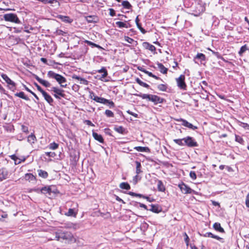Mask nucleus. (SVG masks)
Here are the masks:
<instances>
[{
  "instance_id": "4be33fe9",
  "label": "nucleus",
  "mask_w": 249,
  "mask_h": 249,
  "mask_svg": "<svg viewBox=\"0 0 249 249\" xmlns=\"http://www.w3.org/2000/svg\"><path fill=\"white\" fill-rule=\"evenodd\" d=\"M58 17L62 21L67 23H71L72 21V20L68 16L59 15Z\"/></svg>"
},
{
  "instance_id": "c03bdc74",
  "label": "nucleus",
  "mask_w": 249,
  "mask_h": 249,
  "mask_svg": "<svg viewBox=\"0 0 249 249\" xmlns=\"http://www.w3.org/2000/svg\"><path fill=\"white\" fill-rule=\"evenodd\" d=\"M105 114L108 117H114L113 112L110 110H108V109L106 110L105 111Z\"/></svg>"
},
{
  "instance_id": "2f4dec72",
  "label": "nucleus",
  "mask_w": 249,
  "mask_h": 249,
  "mask_svg": "<svg viewBox=\"0 0 249 249\" xmlns=\"http://www.w3.org/2000/svg\"><path fill=\"white\" fill-rule=\"evenodd\" d=\"M249 49L247 46L246 44L244 45V46H242L238 52V53L240 56H242L243 54L247 50H248Z\"/></svg>"
},
{
  "instance_id": "6e6d98bb",
  "label": "nucleus",
  "mask_w": 249,
  "mask_h": 249,
  "mask_svg": "<svg viewBox=\"0 0 249 249\" xmlns=\"http://www.w3.org/2000/svg\"><path fill=\"white\" fill-rule=\"evenodd\" d=\"M142 198L146 199L148 201L152 202L155 201V199L153 198L149 197L146 196H142Z\"/></svg>"
},
{
  "instance_id": "052dcab7",
  "label": "nucleus",
  "mask_w": 249,
  "mask_h": 249,
  "mask_svg": "<svg viewBox=\"0 0 249 249\" xmlns=\"http://www.w3.org/2000/svg\"><path fill=\"white\" fill-rule=\"evenodd\" d=\"M96 95L95 94V93L91 91V92H89V97H90V98L92 100H94V97H96Z\"/></svg>"
},
{
  "instance_id": "72a5a7b5",
  "label": "nucleus",
  "mask_w": 249,
  "mask_h": 249,
  "mask_svg": "<svg viewBox=\"0 0 249 249\" xmlns=\"http://www.w3.org/2000/svg\"><path fill=\"white\" fill-rule=\"evenodd\" d=\"M124 40L128 43L134 44L135 46L137 44V41L134 40L133 38H130L128 36H124Z\"/></svg>"
},
{
  "instance_id": "bf43d9fd",
  "label": "nucleus",
  "mask_w": 249,
  "mask_h": 249,
  "mask_svg": "<svg viewBox=\"0 0 249 249\" xmlns=\"http://www.w3.org/2000/svg\"><path fill=\"white\" fill-rule=\"evenodd\" d=\"M109 15L110 16L113 17L115 15V11L113 9L110 8L109 9Z\"/></svg>"
},
{
  "instance_id": "9d476101",
  "label": "nucleus",
  "mask_w": 249,
  "mask_h": 249,
  "mask_svg": "<svg viewBox=\"0 0 249 249\" xmlns=\"http://www.w3.org/2000/svg\"><path fill=\"white\" fill-rule=\"evenodd\" d=\"M51 91L54 92V94L59 95L60 97L64 98L66 96L64 93V90L61 89H58L56 87H53L51 88Z\"/></svg>"
},
{
  "instance_id": "b1692460",
  "label": "nucleus",
  "mask_w": 249,
  "mask_h": 249,
  "mask_svg": "<svg viewBox=\"0 0 249 249\" xmlns=\"http://www.w3.org/2000/svg\"><path fill=\"white\" fill-rule=\"evenodd\" d=\"M213 227L217 231L220 232H224L223 228L221 227L220 224L219 223H215L213 225Z\"/></svg>"
},
{
  "instance_id": "58836bf2",
  "label": "nucleus",
  "mask_w": 249,
  "mask_h": 249,
  "mask_svg": "<svg viewBox=\"0 0 249 249\" xmlns=\"http://www.w3.org/2000/svg\"><path fill=\"white\" fill-rule=\"evenodd\" d=\"M174 142L177 144L180 145V146H183L185 145V142H184V140L183 139H175L174 140Z\"/></svg>"
},
{
  "instance_id": "864d4df0",
  "label": "nucleus",
  "mask_w": 249,
  "mask_h": 249,
  "mask_svg": "<svg viewBox=\"0 0 249 249\" xmlns=\"http://www.w3.org/2000/svg\"><path fill=\"white\" fill-rule=\"evenodd\" d=\"M35 85L36 87L37 90L39 91L42 94L45 91L37 83H35Z\"/></svg>"
},
{
  "instance_id": "f8f14e48",
  "label": "nucleus",
  "mask_w": 249,
  "mask_h": 249,
  "mask_svg": "<svg viewBox=\"0 0 249 249\" xmlns=\"http://www.w3.org/2000/svg\"><path fill=\"white\" fill-rule=\"evenodd\" d=\"M35 79L41 84L44 86L45 87H50L51 86V84L48 81L43 80L40 78H39L37 75H35Z\"/></svg>"
},
{
  "instance_id": "c85d7f7f",
  "label": "nucleus",
  "mask_w": 249,
  "mask_h": 249,
  "mask_svg": "<svg viewBox=\"0 0 249 249\" xmlns=\"http://www.w3.org/2000/svg\"><path fill=\"white\" fill-rule=\"evenodd\" d=\"M65 214L69 216H73L75 217L76 216L77 213L74 212L73 209L70 208Z\"/></svg>"
},
{
  "instance_id": "e2e57ef3",
  "label": "nucleus",
  "mask_w": 249,
  "mask_h": 249,
  "mask_svg": "<svg viewBox=\"0 0 249 249\" xmlns=\"http://www.w3.org/2000/svg\"><path fill=\"white\" fill-rule=\"evenodd\" d=\"M140 207L144 209L145 210H148L147 207L145 204L139 203Z\"/></svg>"
},
{
  "instance_id": "0e129e2a",
  "label": "nucleus",
  "mask_w": 249,
  "mask_h": 249,
  "mask_svg": "<svg viewBox=\"0 0 249 249\" xmlns=\"http://www.w3.org/2000/svg\"><path fill=\"white\" fill-rule=\"evenodd\" d=\"M85 123L88 125L94 126L92 123L89 120H86Z\"/></svg>"
},
{
  "instance_id": "a18cd8bd",
  "label": "nucleus",
  "mask_w": 249,
  "mask_h": 249,
  "mask_svg": "<svg viewBox=\"0 0 249 249\" xmlns=\"http://www.w3.org/2000/svg\"><path fill=\"white\" fill-rule=\"evenodd\" d=\"M158 89L160 91H166L167 89V87L164 84H160L158 86Z\"/></svg>"
},
{
  "instance_id": "aec40b11",
  "label": "nucleus",
  "mask_w": 249,
  "mask_h": 249,
  "mask_svg": "<svg viewBox=\"0 0 249 249\" xmlns=\"http://www.w3.org/2000/svg\"><path fill=\"white\" fill-rule=\"evenodd\" d=\"M36 141V137L35 135L33 133L29 135L28 137H27L28 142L31 143V144L34 143Z\"/></svg>"
},
{
  "instance_id": "e433bc0d",
  "label": "nucleus",
  "mask_w": 249,
  "mask_h": 249,
  "mask_svg": "<svg viewBox=\"0 0 249 249\" xmlns=\"http://www.w3.org/2000/svg\"><path fill=\"white\" fill-rule=\"evenodd\" d=\"M134 149L139 152H147L149 151V148L147 147L137 146Z\"/></svg>"
},
{
  "instance_id": "0eeeda50",
  "label": "nucleus",
  "mask_w": 249,
  "mask_h": 249,
  "mask_svg": "<svg viewBox=\"0 0 249 249\" xmlns=\"http://www.w3.org/2000/svg\"><path fill=\"white\" fill-rule=\"evenodd\" d=\"M205 60L206 56L202 53H198L194 58L195 63L198 65L204 64L203 62L205 61Z\"/></svg>"
},
{
  "instance_id": "7ed1b4c3",
  "label": "nucleus",
  "mask_w": 249,
  "mask_h": 249,
  "mask_svg": "<svg viewBox=\"0 0 249 249\" xmlns=\"http://www.w3.org/2000/svg\"><path fill=\"white\" fill-rule=\"evenodd\" d=\"M4 20L11 22L20 24L21 23L20 20L17 15L14 13L5 14L3 15Z\"/></svg>"
},
{
  "instance_id": "ddd939ff",
  "label": "nucleus",
  "mask_w": 249,
  "mask_h": 249,
  "mask_svg": "<svg viewBox=\"0 0 249 249\" xmlns=\"http://www.w3.org/2000/svg\"><path fill=\"white\" fill-rule=\"evenodd\" d=\"M45 100L51 105H52L53 102V100L52 97L48 94L46 91H44L42 94Z\"/></svg>"
},
{
  "instance_id": "1a4fd4ad",
  "label": "nucleus",
  "mask_w": 249,
  "mask_h": 249,
  "mask_svg": "<svg viewBox=\"0 0 249 249\" xmlns=\"http://www.w3.org/2000/svg\"><path fill=\"white\" fill-rule=\"evenodd\" d=\"M142 45L144 49L150 51L153 53V54L157 53L156 48L154 45L150 44L147 42H143Z\"/></svg>"
},
{
  "instance_id": "79ce46f5",
  "label": "nucleus",
  "mask_w": 249,
  "mask_h": 249,
  "mask_svg": "<svg viewBox=\"0 0 249 249\" xmlns=\"http://www.w3.org/2000/svg\"><path fill=\"white\" fill-rule=\"evenodd\" d=\"M115 24L116 26L120 28H125L127 27L125 24V22L117 21Z\"/></svg>"
},
{
  "instance_id": "4468645a",
  "label": "nucleus",
  "mask_w": 249,
  "mask_h": 249,
  "mask_svg": "<svg viewBox=\"0 0 249 249\" xmlns=\"http://www.w3.org/2000/svg\"><path fill=\"white\" fill-rule=\"evenodd\" d=\"M8 176V172L5 168L0 169V181L6 179Z\"/></svg>"
},
{
  "instance_id": "680f3d73",
  "label": "nucleus",
  "mask_w": 249,
  "mask_h": 249,
  "mask_svg": "<svg viewBox=\"0 0 249 249\" xmlns=\"http://www.w3.org/2000/svg\"><path fill=\"white\" fill-rule=\"evenodd\" d=\"M107 104H108L110 107H114V104L112 101H109L108 100V102H107Z\"/></svg>"
},
{
  "instance_id": "412c9836",
  "label": "nucleus",
  "mask_w": 249,
  "mask_h": 249,
  "mask_svg": "<svg viewBox=\"0 0 249 249\" xmlns=\"http://www.w3.org/2000/svg\"><path fill=\"white\" fill-rule=\"evenodd\" d=\"M25 179L26 180L31 181H35L36 179L35 176H34L32 174L27 173L25 175Z\"/></svg>"
},
{
  "instance_id": "603ef678",
  "label": "nucleus",
  "mask_w": 249,
  "mask_h": 249,
  "mask_svg": "<svg viewBox=\"0 0 249 249\" xmlns=\"http://www.w3.org/2000/svg\"><path fill=\"white\" fill-rule=\"evenodd\" d=\"M184 234L185 235V238H184L185 242L186 244V245L188 246L189 242V238L186 232H185L184 233Z\"/></svg>"
},
{
  "instance_id": "6e6552de",
  "label": "nucleus",
  "mask_w": 249,
  "mask_h": 249,
  "mask_svg": "<svg viewBox=\"0 0 249 249\" xmlns=\"http://www.w3.org/2000/svg\"><path fill=\"white\" fill-rule=\"evenodd\" d=\"M178 187L180 188L182 193L184 194H191L193 191V190L184 183L179 184Z\"/></svg>"
},
{
  "instance_id": "5fc2aeb1",
  "label": "nucleus",
  "mask_w": 249,
  "mask_h": 249,
  "mask_svg": "<svg viewBox=\"0 0 249 249\" xmlns=\"http://www.w3.org/2000/svg\"><path fill=\"white\" fill-rule=\"evenodd\" d=\"M245 203H246V207L249 208V193L248 194V195L246 196Z\"/></svg>"
},
{
  "instance_id": "a19ab883",
  "label": "nucleus",
  "mask_w": 249,
  "mask_h": 249,
  "mask_svg": "<svg viewBox=\"0 0 249 249\" xmlns=\"http://www.w3.org/2000/svg\"><path fill=\"white\" fill-rule=\"evenodd\" d=\"M49 148L50 149H52V150H55L57 148H58V144L55 143V142H52L49 145Z\"/></svg>"
},
{
  "instance_id": "f03ea898",
  "label": "nucleus",
  "mask_w": 249,
  "mask_h": 249,
  "mask_svg": "<svg viewBox=\"0 0 249 249\" xmlns=\"http://www.w3.org/2000/svg\"><path fill=\"white\" fill-rule=\"evenodd\" d=\"M47 75L49 78H53L56 80V81L60 84V86L62 88H66L67 86L66 84H65L67 80L66 78H65L62 75L56 73L53 71H49L47 73Z\"/></svg>"
},
{
  "instance_id": "bb28decb",
  "label": "nucleus",
  "mask_w": 249,
  "mask_h": 249,
  "mask_svg": "<svg viewBox=\"0 0 249 249\" xmlns=\"http://www.w3.org/2000/svg\"><path fill=\"white\" fill-rule=\"evenodd\" d=\"M37 172L38 174V176L40 177H42V178H46L48 176V173L45 171L40 169L38 170Z\"/></svg>"
},
{
  "instance_id": "ea45409f",
  "label": "nucleus",
  "mask_w": 249,
  "mask_h": 249,
  "mask_svg": "<svg viewBox=\"0 0 249 249\" xmlns=\"http://www.w3.org/2000/svg\"><path fill=\"white\" fill-rule=\"evenodd\" d=\"M54 34L56 36H65L67 34V32H65L60 29H57L56 31L54 32Z\"/></svg>"
},
{
  "instance_id": "13d9d810",
  "label": "nucleus",
  "mask_w": 249,
  "mask_h": 249,
  "mask_svg": "<svg viewBox=\"0 0 249 249\" xmlns=\"http://www.w3.org/2000/svg\"><path fill=\"white\" fill-rule=\"evenodd\" d=\"M45 155L48 157H53L55 155V153L54 152H47L45 153Z\"/></svg>"
},
{
  "instance_id": "c756f323",
  "label": "nucleus",
  "mask_w": 249,
  "mask_h": 249,
  "mask_svg": "<svg viewBox=\"0 0 249 249\" xmlns=\"http://www.w3.org/2000/svg\"><path fill=\"white\" fill-rule=\"evenodd\" d=\"M175 120L177 122H181V124L186 127H188L189 124L190 123H189L186 120L182 119V118H179V119H176Z\"/></svg>"
},
{
  "instance_id": "39448f33",
  "label": "nucleus",
  "mask_w": 249,
  "mask_h": 249,
  "mask_svg": "<svg viewBox=\"0 0 249 249\" xmlns=\"http://www.w3.org/2000/svg\"><path fill=\"white\" fill-rule=\"evenodd\" d=\"M183 140L185 145L188 146V147H196L198 146L197 142L196 141L195 139L193 137L187 136L185 138H184Z\"/></svg>"
},
{
  "instance_id": "4c0bfd02",
  "label": "nucleus",
  "mask_w": 249,
  "mask_h": 249,
  "mask_svg": "<svg viewBox=\"0 0 249 249\" xmlns=\"http://www.w3.org/2000/svg\"><path fill=\"white\" fill-rule=\"evenodd\" d=\"M84 42L87 43L88 45L92 46V47H96L97 48H101V47L99 45H97L94 43L92 42L91 41L86 40L84 41Z\"/></svg>"
},
{
  "instance_id": "473e14b6",
  "label": "nucleus",
  "mask_w": 249,
  "mask_h": 249,
  "mask_svg": "<svg viewBox=\"0 0 249 249\" xmlns=\"http://www.w3.org/2000/svg\"><path fill=\"white\" fill-rule=\"evenodd\" d=\"M135 163H136V174L139 175L142 172L141 169V163L140 162L138 161H136L135 162Z\"/></svg>"
},
{
  "instance_id": "de8ad7c7",
  "label": "nucleus",
  "mask_w": 249,
  "mask_h": 249,
  "mask_svg": "<svg viewBox=\"0 0 249 249\" xmlns=\"http://www.w3.org/2000/svg\"><path fill=\"white\" fill-rule=\"evenodd\" d=\"M189 175L190 177L193 180H195L196 178V175L194 171H190Z\"/></svg>"
},
{
  "instance_id": "4d7b16f0",
  "label": "nucleus",
  "mask_w": 249,
  "mask_h": 249,
  "mask_svg": "<svg viewBox=\"0 0 249 249\" xmlns=\"http://www.w3.org/2000/svg\"><path fill=\"white\" fill-rule=\"evenodd\" d=\"M187 127L192 130H195L197 128V126L194 125L193 124L191 123H189Z\"/></svg>"
},
{
  "instance_id": "5701e85b",
  "label": "nucleus",
  "mask_w": 249,
  "mask_h": 249,
  "mask_svg": "<svg viewBox=\"0 0 249 249\" xmlns=\"http://www.w3.org/2000/svg\"><path fill=\"white\" fill-rule=\"evenodd\" d=\"M157 66L161 73L163 74H166L167 73L168 69L166 68L162 64L158 63L157 64Z\"/></svg>"
},
{
  "instance_id": "a211bd4d",
  "label": "nucleus",
  "mask_w": 249,
  "mask_h": 249,
  "mask_svg": "<svg viewBox=\"0 0 249 249\" xmlns=\"http://www.w3.org/2000/svg\"><path fill=\"white\" fill-rule=\"evenodd\" d=\"M94 101L103 104H107V102H108L107 99L97 96L96 97H94Z\"/></svg>"
},
{
  "instance_id": "49530a36",
  "label": "nucleus",
  "mask_w": 249,
  "mask_h": 249,
  "mask_svg": "<svg viewBox=\"0 0 249 249\" xmlns=\"http://www.w3.org/2000/svg\"><path fill=\"white\" fill-rule=\"evenodd\" d=\"M235 141L241 143L243 144L244 140L243 138L240 136L235 135Z\"/></svg>"
},
{
  "instance_id": "7c9ffc66",
  "label": "nucleus",
  "mask_w": 249,
  "mask_h": 249,
  "mask_svg": "<svg viewBox=\"0 0 249 249\" xmlns=\"http://www.w3.org/2000/svg\"><path fill=\"white\" fill-rule=\"evenodd\" d=\"M122 6L124 8L129 10L131 8L132 6L130 3L127 0L123 1L122 3Z\"/></svg>"
},
{
  "instance_id": "37998d69",
  "label": "nucleus",
  "mask_w": 249,
  "mask_h": 249,
  "mask_svg": "<svg viewBox=\"0 0 249 249\" xmlns=\"http://www.w3.org/2000/svg\"><path fill=\"white\" fill-rule=\"evenodd\" d=\"M41 193L44 194H46L47 193L50 194L51 193V188L50 187H44L42 188L40 190Z\"/></svg>"
},
{
  "instance_id": "c9c22d12",
  "label": "nucleus",
  "mask_w": 249,
  "mask_h": 249,
  "mask_svg": "<svg viewBox=\"0 0 249 249\" xmlns=\"http://www.w3.org/2000/svg\"><path fill=\"white\" fill-rule=\"evenodd\" d=\"M136 81L137 82V83L138 84H139L140 86H142V87H143L144 88H149V86L146 84V83H144L143 82H142V81H141L139 78H137L136 79Z\"/></svg>"
},
{
  "instance_id": "774afa93",
  "label": "nucleus",
  "mask_w": 249,
  "mask_h": 249,
  "mask_svg": "<svg viewBox=\"0 0 249 249\" xmlns=\"http://www.w3.org/2000/svg\"><path fill=\"white\" fill-rule=\"evenodd\" d=\"M56 64L54 61L50 60L49 62H48V64L47 65L49 66H53V64Z\"/></svg>"
},
{
  "instance_id": "20e7f679",
  "label": "nucleus",
  "mask_w": 249,
  "mask_h": 249,
  "mask_svg": "<svg viewBox=\"0 0 249 249\" xmlns=\"http://www.w3.org/2000/svg\"><path fill=\"white\" fill-rule=\"evenodd\" d=\"M1 77L7 83V88L11 91H14L16 89V84L12 81L6 74L2 73Z\"/></svg>"
},
{
  "instance_id": "a878e982",
  "label": "nucleus",
  "mask_w": 249,
  "mask_h": 249,
  "mask_svg": "<svg viewBox=\"0 0 249 249\" xmlns=\"http://www.w3.org/2000/svg\"><path fill=\"white\" fill-rule=\"evenodd\" d=\"M114 130L119 133L123 134L125 133V129L122 126H116L114 127Z\"/></svg>"
},
{
  "instance_id": "338daca9",
  "label": "nucleus",
  "mask_w": 249,
  "mask_h": 249,
  "mask_svg": "<svg viewBox=\"0 0 249 249\" xmlns=\"http://www.w3.org/2000/svg\"><path fill=\"white\" fill-rule=\"evenodd\" d=\"M40 60L41 62H42L43 63H44L46 64H48V61H47V59L45 58L42 57V58H41Z\"/></svg>"
},
{
  "instance_id": "2eb2a0df",
  "label": "nucleus",
  "mask_w": 249,
  "mask_h": 249,
  "mask_svg": "<svg viewBox=\"0 0 249 249\" xmlns=\"http://www.w3.org/2000/svg\"><path fill=\"white\" fill-rule=\"evenodd\" d=\"M203 236L204 237H211V238H215L218 240L220 241L222 243L224 242V240H223V238H222L217 235H215L213 234L212 233L210 232H206L205 234H204Z\"/></svg>"
},
{
  "instance_id": "6ab92c4d",
  "label": "nucleus",
  "mask_w": 249,
  "mask_h": 249,
  "mask_svg": "<svg viewBox=\"0 0 249 249\" xmlns=\"http://www.w3.org/2000/svg\"><path fill=\"white\" fill-rule=\"evenodd\" d=\"M99 73H103L100 80H103V79L105 78L107 75V71L105 67H102L100 70L97 71Z\"/></svg>"
},
{
  "instance_id": "f257e3e1",
  "label": "nucleus",
  "mask_w": 249,
  "mask_h": 249,
  "mask_svg": "<svg viewBox=\"0 0 249 249\" xmlns=\"http://www.w3.org/2000/svg\"><path fill=\"white\" fill-rule=\"evenodd\" d=\"M134 95L140 97L143 99H147L149 101H151L153 102L155 105L162 103L163 101V99L162 98L156 95L142 94V93L135 94Z\"/></svg>"
},
{
  "instance_id": "f3484780",
  "label": "nucleus",
  "mask_w": 249,
  "mask_h": 249,
  "mask_svg": "<svg viewBox=\"0 0 249 249\" xmlns=\"http://www.w3.org/2000/svg\"><path fill=\"white\" fill-rule=\"evenodd\" d=\"M92 136L95 140L98 141L100 143H104V139L103 138L101 135L98 134V133L93 131Z\"/></svg>"
},
{
  "instance_id": "09e8293b",
  "label": "nucleus",
  "mask_w": 249,
  "mask_h": 249,
  "mask_svg": "<svg viewBox=\"0 0 249 249\" xmlns=\"http://www.w3.org/2000/svg\"><path fill=\"white\" fill-rule=\"evenodd\" d=\"M21 130L23 132L25 133L26 134H28L29 133L28 127L27 126L22 125Z\"/></svg>"
},
{
  "instance_id": "423d86ee",
  "label": "nucleus",
  "mask_w": 249,
  "mask_h": 249,
  "mask_svg": "<svg viewBox=\"0 0 249 249\" xmlns=\"http://www.w3.org/2000/svg\"><path fill=\"white\" fill-rule=\"evenodd\" d=\"M177 85L179 88L182 89H186V85L185 83V76L181 75L180 76L176 79Z\"/></svg>"
},
{
  "instance_id": "9b49d317",
  "label": "nucleus",
  "mask_w": 249,
  "mask_h": 249,
  "mask_svg": "<svg viewBox=\"0 0 249 249\" xmlns=\"http://www.w3.org/2000/svg\"><path fill=\"white\" fill-rule=\"evenodd\" d=\"M150 207V208L148 209V210L155 213H159L162 211L161 207L159 205L151 204Z\"/></svg>"
},
{
  "instance_id": "f704fd0d",
  "label": "nucleus",
  "mask_w": 249,
  "mask_h": 249,
  "mask_svg": "<svg viewBox=\"0 0 249 249\" xmlns=\"http://www.w3.org/2000/svg\"><path fill=\"white\" fill-rule=\"evenodd\" d=\"M120 187L122 189L129 190L130 186L127 182H122L120 184Z\"/></svg>"
},
{
  "instance_id": "3c124183",
  "label": "nucleus",
  "mask_w": 249,
  "mask_h": 249,
  "mask_svg": "<svg viewBox=\"0 0 249 249\" xmlns=\"http://www.w3.org/2000/svg\"><path fill=\"white\" fill-rule=\"evenodd\" d=\"M10 157H11V159H12L13 160H14L15 161L16 164H19L20 162V161H18L17 162L18 158L16 157V155H13L11 156Z\"/></svg>"
},
{
  "instance_id": "dca6fc26",
  "label": "nucleus",
  "mask_w": 249,
  "mask_h": 249,
  "mask_svg": "<svg viewBox=\"0 0 249 249\" xmlns=\"http://www.w3.org/2000/svg\"><path fill=\"white\" fill-rule=\"evenodd\" d=\"M56 237L57 238V240H59V238H62L65 239H71L72 237V235L71 233H62L58 237L56 236Z\"/></svg>"
},
{
  "instance_id": "69168bd1",
  "label": "nucleus",
  "mask_w": 249,
  "mask_h": 249,
  "mask_svg": "<svg viewBox=\"0 0 249 249\" xmlns=\"http://www.w3.org/2000/svg\"><path fill=\"white\" fill-rule=\"evenodd\" d=\"M71 77H72V79H77V80H79V81H80V79L81 78V77H79V76H77V75H76L75 74L72 75Z\"/></svg>"
},
{
  "instance_id": "8fccbe9b",
  "label": "nucleus",
  "mask_w": 249,
  "mask_h": 249,
  "mask_svg": "<svg viewBox=\"0 0 249 249\" xmlns=\"http://www.w3.org/2000/svg\"><path fill=\"white\" fill-rule=\"evenodd\" d=\"M88 81L84 78H81L80 80V83L84 84L85 85H87L88 84Z\"/></svg>"
},
{
  "instance_id": "cd10ccee",
  "label": "nucleus",
  "mask_w": 249,
  "mask_h": 249,
  "mask_svg": "<svg viewBox=\"0 0 249 249\" xmlns=\"http://www.w3.org/2000/svg\"><path fill=\"white\" fill-rule=\"evenodd\" d=\"M15 95L17 97H18L20 98H22V99H24L27 101L29 100V98L27 96H26L24 94V93L22 91L19 92L18 93H16L15 94Z\"/></svg>"
},
{
  "instance_id": "393cba45",
  "label": "nucleus",
  "mask_w": 249,
  "mask_h": 249,
  "mask_svg": "<svg viewBox=\"0 0 249 249\" xmlns=\"http://www.w3.org/2000/svg\"><path fill=\"white\" fill-rule=\"evenodd\" d=\"M157 187L158 190L160 192H164L165 190L162 182L160 180H158L157 181Z\"/></svg>"
}]
</instances>
